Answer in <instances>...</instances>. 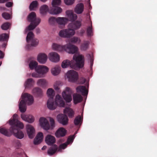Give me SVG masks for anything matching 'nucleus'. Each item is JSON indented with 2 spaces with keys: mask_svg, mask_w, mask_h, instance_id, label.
I'll return each instance as SVG.
<instances>
[{
  "mask_svg": "<svg viewBox=\"0 0 157 157\" xmlns=\"http://www.w3.org/2000/svg\"><path fill=\"white\" fill-rule=\"evenodd\" d=\"M74 60L70 61L66 59L63 60L62 62L61 66L63 68H66L69 66L71 68H74L77 67L79 68L82 67L84 65V57L82 55L76 56L75 55L73 56Z\"/></svg>",
  "mask_w": 157,
  "mask_h": 157,
  "instance_id": "1",
  "label": "nucleus"
},
{
  "mask_svg": "<svg viewBox=\"0 0 157 157\" xmlns=\"http://www.w3.org/2000/svg\"><path fill=\"white\" fill-rule=\"evenodd\" d=\"M22 99L19 104V109L22 113H24L26 110V103L28 105H31L33 103L34 99L33 96L27 93H25L21 95Z\"/></svg>",
  "mask_w": 157,
  "mask_h": 157,
  "instance_id": "2",
  "label": "nucleus"
},
{
  "mask_svg": "<svg viewBox=\"0 0 157 157\" xmlns=\"http://www.w3.org/2000/svg\"><path fill=\"white\" fill-rule=\"evenodd\" d=\"M21 129L19 127L17 128H10L9 131L4 128H2L0 129V132L2 134L7 136H10L12 133L17 138L21 139L24 137V134L23 132L19 129Z\"/></svg>",
  "mask_w": 157,
  "mask_h": 157,
  "instance_id": "3",
  "label": "nucleus"
},
{
  "mask_svg": "<svg viewBox=\"0 0 157 157\" xmlns=\"http://www.w3.org/2000/svg\"><path fill=\"white\" fill-rule=\"evenodd\" d=\"M52 46L53 49L55 50L61 51L64 50L69 53L74 54L78 51V48L76 46L72 45L70 43L63 46L54 43Z\"/></svg>",
  "mask_w": 157,
  "mask_h": 157,
  "instance_id": "4",
  "label": "nucleus"
},
{
  "mask_svg": "<svg viewBox=\"0 0 157 157\" xmlns=\"http://www.w3.org/2000/svg\"><path fill=\"white\" fill-rule=\"evenodd\" d=\"M61 3V0H53L52 7L50 9L49 13L52 14H57L61 13L62 9L56 6L59 5Z\"/></svg>",
  "mask_w": 157,
  "mask_h": 157,
  "instance_id": "5",
  "label": "nucleus"
},
{
  "mask_svg": "<svg viewBox=\"0 0 157 157\" xmlns=\"http://www.w3.org/2000/svg\"><path fill=\"white\" fill-rule=\"evenodd\" d=\"M75 33V30L71 28L67 29L61 30L59 31V34L61 37L69 38L74 35Z\"/></svg>",
  "mask_w": 157,
  "mask_h": 157,
  "instance_id": "6",
  "label": "nucleus"
},
{
  "mask_svg": "<svg viewBox=\"0 0 157 157\" xmlns=\"http://www.w3.org/2000/svg\"><path fill=\"white\" fill-rule=\"evenodd\" d=\"M67 78L69 81L75 82L78 79V75L77 72L73 70L68 71L66 74Z\"/></svg>",
  "mask_w": 157,
  "mask_h": 157,
  "instance_id": "7",
  "label": "nucleus"
},
{
  "mask_svg": "<svg viewBox=\"0 0 157 157\" xmlns=\"http://www.w3.org/2000/svg\"><path fill=\"white\" fill-rule=\"evenodd\" d=\"M72 93V90L68 87H67L65 90L62 93V96L66 102L69 103L71 101Z\"/></svg>",
  "mask_w": 157,
  "mask_h": 157,
  "instance_id": "8",
  "label": "nucleus"
},
{
  "mask_svg": "<svg viewBox=\"0 0 157 157\" xmlns=\"http://www.w3.org/2000/svg\"><path fill=\"white\" fill-rule=\"evenodd\" d=\"M17 115L15 114L13 116V119L9 121V123L11 126L10 128L14 127L17 128V127H19L21 128H23L24 127L23 124L18 121L17 119Z\"/></svg>",
  "mask_w": 157,
  "mask_h": 157,
  "instance_id": "9",
  "label": "nucleus"
},
{
  "mask_svg": "<svg viewBox=\"0 0 157 157\" xmlns=\"http://www.w3.org/2000/svg\"><path fill=\"white\" fill-rule=\"evenodd\" d=\"M34 34L33 32L30 31L28 33L26 36V41L28 43L31 42V45L33 46H36L38 43V40L34 38Z\"/></svg>",
  "mask_w": 157,
  "mask_h": 157,
  "instance_id": "10",
  "label": "nucleus"
},
{
  "mask_svg": "<svg viewBox=\"0 0 157 157\" xmlns=\"http://www.w3.org/2000/svg\"><path fill=\"white\" fill-rule=\"evenodd\" d=\"M57 118L58 121L59 123L63 125H66L67 124L68 122V119L66 115L60 114L57 115Z\"/></svg>",
  "mask_w": 157,
  "mask_h": 157,
  "instance_id": "11",
  "label": "nucleus"
},
{
  "mask_svg": "<svg viewBox=\"0 0 157 157\" xmlns=\"http://www.w3.org/2000/svg\"><path fill=\"white\" fill-rule=\"evenodd\" d=\"M28 21L31 23L39 24L40 19L39 18H37L36 13L34 12H31L28 17Z\"/></svg>",
  "mask_w": 157,
  "mask_h": 157,
  "instance_id": "12",
  "label": "nucleus"
},
{
  "mask_svg": "<svg viewBox=\"0 0 157 157\" xmlns=\"http://www.w3.org/2000/svg\"><path fill=\"white\" fill-rule=\"evenodd\" d=\"M41 126L45 130H48L50 128L49 123L48 120L45 118L41 117L39 120Z\"/></svg>",
  "mask_w": 157,
  "mask_h": 157,
  "instance_id": "13",
  "label": "nucleus"
},
{
  "mask_svg": "<svg viewBox=\"0 0 157 157\" xmlns=\"http://www.w3.org/2000/svg\"><path fill=\"white\" fill-rule=\"evenodd\" d=\"M49 59L52 62H57L59 60L60 57L57 53L53 52L49 54Z\"/></svg>",
  "mask_w": 157,
  "mask_h": 157,
  "instance_id": "14",
  "label": "nucleus"
},
{
  "mask_svg": "<svg viewBox=\"0 0 157 157\" xmlns=\"http://www.w3.org/2000/svg\"><path fill=\"white\" fill-rule=\"evenodd\" d=\"M36 71L41 75H43L48 71V68L44 65H39L37 68L36 69Z\"/></svg>",
  "mask_w": 157,
  "mask_h": 157,
  "instance_id": "15",
  "label": "nucleus"
},
{
  "mask_svg": "<svg viewBox=\"0 0 157 157\" xmlns=\"http://www.w3.org/2000/svg\"><path fill=\"white\" fill-rule=\"evenodd\" d=\"M66 13L68 18V20H69V21L73 22L77 19V15L71 11H67Z\"/></svg>",
  "mask_w": 157,
  "mask_h": 157,
  "instance_id": "16",
  "label": "nucleus"
},
{
  "mask_svg": "<svg viewBox=\"0 0 157 157\" xmlns=\"http://www.w3.org/2000/svg\"><path fill=\"white\" fill-rule=\"evenodd\" d=\"M55 101L56 106L58 105L59 107H64L65 102L61 97L59 95L57 94L56 96Z\"/></svg>",
  "mask_w": 157,
  "mask_h": 157,
  "instance_id": "17",
  "label": "nucleus"
},
{
  "mask_svg": "<svg viewBox=\"0 0 157 157\" xmlns=\"http://www.w3.org/2000/svg\"><path fill=\"white\" fill-rule=\"evenodd\" d=\"M47 107L48 108L51 110H54L56 107L55 101H54V98H49L47 101Z\"/></svg>",
  "mask_w": 157,
  "mask_h": 157,
  "instance_id": "18",
  "label": "nucleus"
},
{
  "mask_svg": "<svg viewBox=\"0 0 157 157\" xmlns=\"http://www.w3.org/2000/svg\"><path fill=\"white\" fill-rule=\"evenodd\" d=\"M21 117L23 120L29 123H33L34 120V117L31 115L22 114L21 115Z\"/></svg>",
  "mask_w": 157,
  "mask_h": 157,
  "instance_id": "19",
  "label": "nucleus"
},
{
  "mask_svg": "<svg viewBox=\"0 0 157 157\" xmlns=\"http://www.w3.org/2000/svg\"><path fill=\"white\" fill-rule=\"evenodd\" d=\"M27 131L29 137L32 139L34 136L35 130L33 127L30 125H28L26 126Z\"/></svg>",
  "mask_w": 157,
  "mask_h": 157,
  "instance_id": "20",
  "label": "nucleus"
},
{
  "mask_svg": "<svg viewBox=\"0 0 157 157\" xmlns=\"http://www.w3.org/2000/svg\"><path fill=\"white\" fill-rule=\"evenodd\" d=\"M43 133L41 132H39L34 139V144L37 145L40 143L43 140Z\"/></svg>",
  "mask_w": 157,
  "mask_h": 157,
  "instance_id": "21",
  "label": "nucleus"
},
{
  "mask_svg": "<svg viewBox=\"0 0 157 157\" xmlns=\"http://www.w3.org/2000/svg\"><path fill=\"white\" fill-rule=\"evenodd\" d=\"M81 26V22L80 21H76L69 24L70 28L72 29L77 30L79 29Z\"/></svg>",
  "mask_w": 157,
  "mask_h": 157,
  "instance_id": "22",
  "label": "nucleus"
},
{
  "mask_svg": "<svg viewBox=\"0 0 157 157\" xmlns=\"http://www.w3.org/2000/svg\"><path fill=\"white\" fill-rule=\"evenodd\" d=\"M77 92L78 93H80L82 95H87L88 94V91L86 89L85 86H79L76 88Z\"/></svg>",
  "mask_w": 157,
  "mask_h": 157,
  "instance_id": "23",
  "label": "nucleus"
},
{
  "mask_svg": "<svg viewBox=\"0 0 157 157\" xmlns=\"http://www.w3.org/2000/svg\"><path fill=\"white\" fill-rule=\"evenodd\" d=\"M48 59L47 56L44 53H40L38 55L37 57L38 61L40 63H45Z\"/></svg>",
  "mask_w": 157,
  "mask_h": 157,
  "instance_id": "24",
  "label": "nucleus"
},
{
  "mask_svg": "<svg viewBox=\"0 0 157 157\" xmlns=\"http://www.w3.org/2000/svg\"><path fill=\"white\" fill-rule=\"evenodd\" d=\"M67 132L66 130L63 127L59 128L55 133L56 136L57 137L64 136Z\"/></svg>",
  "mask_w": 157,
  "mask_h": 157,
  "instance_id": "25",
  "label": "nucleus"
},
{
  "mask_svg": "<svg viewBox=\"0 0 157 157\" xmlns=\"http://www.w3.org/2000/svg\"><path fill=\"white\" fill-rule=\"evenodd\" d=\"M45 141L48 145H51L55 143V138L50 135H48L45 138Z\"/></svg>",
  "mask_w": 157,
  "mask_h": 157,
  "instance_id": "26",
  "label": "nucleus"
},
{
  "mask_svg": "<svg viewBox=\"0 0 157 157\" xmlns=\"http://www.w3.org/2000/svg\"><path fill=\"white\" fill-rule=\"evenodd\" d=\"M84 9V5L82 3L78 4L75 8V11L77 14H80L82 13Z\"/></svg>",
  "mask_w": 157,
  "mask_h": 157,
  "instance_id": "27",
  "label": "nucleus"
},
{
  "mask_svg": "<svg viewBox=\"0 0 157 157\" xmlns=\"http://www.w3.org/2000/svg\"><path fill=\"white\" fill-rule=\"evenodd\" d=\"M68 21V18L64 17H57V23L59 25L65 26Z\"/></svg>",
  "mask_w": 157,
  "mask_h": 157,
  "instance_id": "28",
  "label": "nucleus"
},
{
  "mask_svg": "<svg viewBox=\"0 0 157 157\" xmlns=\"http://www.w3.org/2000/svg\"><path fill=\"white\" fill-rule=\"evenodd\" d=\"M82 99V97L79 94H75L73 95V100L75 104L80 102Z\"/></svg>",
  "mask_w": 157,
  "mask_h": 157,
  "instance_id": "29",
  "label": "nucleus"
},
{
  "mask_svg": "<svg viewBox=\"0 0 157 157\" xmlns=\"http://www.w3.org/2000/svg\"><path fill=\"white\" fill-rule=\"evenodd\" d=\"M33 93L37 97H41L43 96V92L39 87H35L32 90Z\"/></svg>",
  "mask_w": 157,
  "mask_h": 157,
  "instance_id": "30",
  "label": "nucleus"
},
{
  "mask_svg": "<svg viewBox=\"0 0 157 157\" xmlns=\"http://www.w3.org/2000/svg\"><path fill=\"white\" fill-rule=\"evenodd\" d=\"M64 113L68 114L70 118L73 117L74 115V112L69 108H66L64 110Z\"/></svg>",
  "mask_w": 157,
  "mask_h": 157,
  "instance_id": "31",
  "label": "nucleus"
},
{
  "mask_svg": "<svg viewBox=\"0 0 157 157\" xmlns=\"http://www.w3.org/2000/svg\"><path fill=\"white\" fill-rule=\"evenodd\" d=\"M58 149L57 146L54 145L51 147L48 151V154L50 155L54 154L57 151Z\"/></svg>",
  "mask_w": 157,
  "mask_h": 157,
  "instance_id": "32",
  "label": "nucleus"
},
{
  "mask_svg": "<svg viewBox=\"0 0 157 157\" xmlns=\"http://www.w3.org/2000/svg\"><path fill=\"white\" fill-rule=\"evenodd\" d=\"M48 6L46 5H44L41 6L40 8V12L41 14L44 15L49 10Z\"/></svg>",
  "mask_w": 157,
  "mask_h": 157,
  "instance_id": "33",
  "label": "nucleus"
},
{
  "mask_svg": "<svg viewBox=\"0 0 157 157\" xmlns=\"http://www.w3.org/2000/svg\"><path fill=\"white\" fill-rule=\"evenodd\" d=\"M60 67L58 66H56L52 69L51 71L53 75L56 76L59 74L60 72Z\"/></svg>",
  "mask_w": 157,
  "mask_h": 157,
  "instance_id": "34",
  "label": "nucleus"
},
{
  "mask_svg": "<svg viewBox=\"0 0 157 157\" xmlns=\"http://www.w3.org/2000/svg\"><path fill=\"white\" fill-rule=\"evenodd\" d=\"M34 81L32 78H29L25 82L24 85L25 88H30L33 86Z\"/></svg>",
  "mask_w": 157,
  "mask_h": 157,
  "instance_id": "35",
  "label": "nucleus"
},
{
  "mask_svg": "<svg viewBox=\"0 0 157 157\" xmlns=\"http://www.w3.org/2000/svg\"><path fill=\"white\" fill-rule=\"evenodd\" d=\"M89 44L90 42L89 41H84L81 45V49L83 51L86 50L89 48Z\"/></svg>",
  "mask_w": 157,
  "mask_h": 157,
  "instance_id": "36",
  "label": "nucleus"
},
{
  "mask_svg": "<svg viewBox=\"0 0 157 157\" xmlns=\"http://www.w3.org/2000/svg\"><path fill=\"white\" fill-rule=\"evenodd\" d=\"M37 65V62L35 61L31 60L29 63V66L31 70H33L35 69L36 70V69L38 67Z\"/></svg>",
  "mask_w": 157,
  "mask_h": 157,
  "instance_id": "37",
  "label": "nucleus"
},
{
  "mask_svg": "<svg viewBox=\"0 0 157 157\" xmlns=\"http://www.w3.org/2000/svg\"><path fill=\"white\" fill-rule=\"evenodd\" d=\"M47 94L49 98H54L55 96V91L52 89H48L47 92Z\"/></svg>",
  "mask_w": 157,
  "mask_h": 157,
  "instance_id": "38",
  "label": "nucleus"
},
{
  "mask_svg": "<svg viewBox=\"0 0 157 157\" xmlns=\"http://www.w3.org/2000/svg\"><path fill=\"white\" fill-rule=\"evenodd\" d=\"M39 24L38 23H31L26 28V31H30L34 29Z\"/></svg>",
  "mask_w": 157,
  "mask_h": 157,
  "instance_id": "39",
  "label": "nucleus"
},
{
  "mask_svg": "<svg viewBox=\"0 0 157 157\" xmlns=\"http://www.w3.org/2000/svg\"><path fill=\"white\" fill-rule=\"evenodd\" d=\"M93 29L92 28V22L90 21V25L88 26L87 28V33L88 36H91L93 34Z\"/></svg>",
  "mask_w": 157,
  "mask_h": 157,
  "instance_id": "40",
  "label": "nucleus"
},
{
  "mask_svg": "<svg viewBox=\"0 0 157 157\" xmlns=\"http://www.w3.org/2000/svg\"><path fill=\"white\" fill-rule=\"evenodd\" d=\"M37 84L38 85L42 87H44L47 86V83L45 79H40L37 81Z\"/></svg>",
  "mask_w": 157,
  "mask_h": 157,
  "instance_id": "41",
  "label": "nucleus"
},
{
  "mask_svg": "<svg viewBox=\"0 0 157 157\" xmlns=\"http://www.w3.org/2000/svg\"><path fill=\"white\" fill-rule=\"evenodd\" d=\"M9 36L6 33H2L0 35V41H6L7 42Z\"/></svg>",
  "mask_w": 157,
  "mask_h": 157,
  "instance_id": "42",
  "label": "nucleus"
},
{
  "mask_svg": "<svg viewBox=\"0 0 157 157\" xmlns=\"http://www.w3.org/2000/svg\"><path fill=\"white\" fill-rule=\"evenodd\" d=\"M81 117L79 115L75 117L74 121V123L75 125H80L81 124Z\"/></svg>",
  "mask_w": 157,
  "mask_h": 157,
  "instance_id": "43",
  "label": "nucleus"
},
{
  "mask_svg": "<svg viewBox=\"0 0 157 157\" xmlns=\"http://www.w3.org/2000/svg\"><path fill=\"white\" fill-rule=\"evenodd\" d=\"M81 41L80 38L76 36H74L70 40V42L73 44L78 43L79 44Z\"/></svg>",
  "mask_w": 157,
  "mask_h": 157,
  "instance_id": "44",
  "label": "nucleus"
},
{
  "mask_svg": "<svg viewBox=\"0 0 157 157\" xmlns=\"http://www.w3.org/2000/svg\"><path fill=\"white\" fill-rule=\"evenodd\" d=\"M38 6V3L36 1L32 2L30 4L29 7L30 9L33 10L34 8H36Z\"/></svg>",
  "mask_w": 157,
  "mask_h": 157,
  "instance_id": "45",
  "label": "nucleus"
},
{
  "mask_svg": "<svg viewBox=\"0 0 157 157\" xmlns=\"http://www.w3.org/2000/svg\"><path fill=\"white\" fill-rule=\"evenodd\" d=\"M49 22L51 24L54 25L57 22V17L56 18L54 17H51L49 19Z\"/></svg>",
  "mask_w": 157,
  "mask_h": 157,
  "instance_id": "46",
  "label": "nucleus"
},
{
  "mask_svg": "<svg viewBox=\"0 0 157 157\" xmlns=\"http://www.w3.org/2000/svg\"><path fill=\"white\" fill-rule=\"evenodd\" d=\"M10 24L8 22H6L3 24L1 26L2 29L4 30L8 29L10 26Z\"/></svg>",
  "mask_w": 157,
  "mask_h": 157,
  "instance_id": "47",
  "label": "nucleus"
},
{
  "mask_svg": "<svg viewBox=\"0 0 157 157\" xmlns=\"http://www.w3.org/2000/svg\"><path fill=\"white\" fill-rule=\"evenodd\" d=\"M75 137L74 135L70 136L67 139V144H68L70 143H72L73 142Z\"/></svg>",
  "mask_w": 157,
  "mask_h": 157,
  "instance_id": "48",
  "label": "nucleus"
},
{
  "mask_svg": "<svg viewBox=\"0 0 157 157\" xmlns=\"http://www.w3.org/2000/svg\"><path fill=\"white\" fill-rule=\"evenodd\" d=\"M2 17L5 19L8 20L10 19V16L9 14L7 13H4L2 14Z\"/></svg>",
  "mask_w": 157,
  "mask_h": 157,
  "instance_id": "49",
  "label": "nucleus"
},
{
  "mask_svg": "<svg viewBox=\"0 0 157 157\" xmlns=\"http://www.w3.org/2000/svg\"><path fill=\"white\" fill-rule=\"evenodd\" d=\"M75 0H64L65 3L67 5H71L73 4Z\"/></svg>",
  "mask_w": 157,
  "mask_h": 157,
  "instance_id": "50",
  "label": "nucleus"
},
{
  "mask_svg": "<svg viewBox=\"0 0 157 157\" xmlns=\"http://www.w3.org/2000/svg\"><path fill=\"white\" fill-rule=\"evenodd\" d=\"M67 145L68 144L67 143L62 144L59 146V149H64L67 147Z\"/></svg>",
  "mask_w": 157,
  "mask_h": 157,
  "instance_id": "51",
  "label": "nucleus"
},
{
  "mask_svg": "<svg viewBox=\"0 0 157 157\" xmlns=\"http://www.w3.org/2000/svg\"><path fill=\"white\" fill-rule=\"evenodd\" d=\"M50 120L51 123V129H53V128L55 127L54 120L52 118H51L50 119Z\"/></svg>",
  "mask_w": 157,
  "mask_h": 157,
  "instance_id": "52",
  "label": "nucleus"
},
{
  "mask_svg": "<svg viewBox=\"0 0 157 157\" xmlns=\"http://www.w3.org/2000/svg\"><path fill=\"white\" fill-rule=\"evenodd\" d=\"M32 75L33 77L35 78H39L41 77V75L37 72L33 73Z\"/></svg>",
  "mask_w": 157,
  "mask_h": 157,
  "instance_id": "53",
  "label": "nucleus"
},
{
  "mask_svg": "<svg viewBox=\"0 0 157 157\" xmlns=\"http://www.w3.org/2000/svg\"><path fill=\"white\" fill-rule=\"evenodd\" d=\"M13 3L10 2H8L6 3V7H10L12 6Z\"/></svg>",
  "mask_w": 157,
  "mask_h": 157,
  "instance_id": "54",
  "label": "nucleus"
},
{
  "mask_svg": "<svg viewBox=\"0 0 157 157\" xmlns=\"http://www.w3.org/2000/svg\"><path fill=\"white\" fill-rule=\"evenodd\" d=\"M4 56V53L0 50V59L3 58Z\"/></svg>",
  "mask_w": 157,
  "mask_h": 157,
  "instance_id": "55",
  "label": "nucleus"
},
{
  "mask_svg": "<svg viewBox=\"0 0 157 157\" xmlns=\"http://www.w3.org/2000/svg\"><path fill=\"white\" fill-rule=\"evenodd\" d=\"M54 86L55 89L57 91H58V90H59V86H57L56 85H55Z\"/></svg>",
  "mask_w": 157,
  "mask_h": 157,
  "instance_id": "56",
  "label": "nucleus"
},
{
  "mask_svg": "<svg viewBox=\"0 0 157 157\" xmlns=\"http://www.w3.org/2000/svg\"><path fill=\"white\" fill-rule=\"evenodd\" d=\"M85 31L84 30H82L79 33V35L80 36H82L83 34L85 33Z\"/></svg>",
  "mask_w": 157,
  "mask_h": 157,
  "instance_id": "57",
  "label": "nucleus"
},
{
  "mask_svg": "<svg viewBox=\"0 0 157 157\" xmlns=\"http://www.w3.org/2000/svg\"><path fill=\"white\" fill-rule=\"evenodd\" d=\"M6 45H7V44L6 43H3L2 45V48H5L6 46Z\"/></svg>",
  "mask_w": 157,
  "mask_h": 157,
  "instance_id": "58",
  "label": "nucleus"
},
{
  "mask_svg": "<svg viewBox=\"0 0 157 157\" xmlns=\"http://www.w3.org/2000/svg\"><path fill=\"white\" fill-rule=\"evenodd\" d=\"M36 32L37 34H39L40 33V29L39 28L36 29Z\"/></svg>",
  "mask_w": 157,
  "mask_h": 157,
  "instance_id": "59",
  "label": "nucleus"
},
{
  "mask_svg": "<svg viewBox=\"0 0 157 157\" xmlns=\"http://www.w3.org/2000/svg\"><path fill=\"white\" fill-rule=\"evenodd\" d=\"M90 62H91V65H90V67L91 68H92V67L93 66V60L92 59H91Z\"/></svg>",
  "mask_w": 157,
  "mask_h": 157,
  "instance_id": "60",
  "label": "nucleus"
},
{
  "mask_svg": "<svg viewBox=\"0 0 157 157\" xmlns=\"http://www.w3.org/2000/svg\"><path fill=\"white\" fill-rule=\"evenodd\" d=\"M47 148V147L46 146H44L42 148V150H45Z\"/></svg>",
  "mask_w": 157,
  "mask_h": 157,
  "instance_id": "61",
  "label": "nucleus"
},
{
  "mask_svg": "<svg viewBox=\"0 0 157 157\" xmlns=\"http://www.w3.org/2000/svg\"><path fill=\"white\" fill-rule=\"evenodd\" d=\"M42 2H46V1H47L48 0H40Z\"/></svg>",
  "mask_w": 157,
  "mask_h": 157,
  "instance_id": "62",
  "label": "nucleus"
},
{
  "mask_svg": "<svg viewBox=\"0 0 157 157\" xmlns=\"http://www.w3.org/2000/svg\"><path fill=\"white\" fill-rule=\"evenodd\" d=\"M2 64V62L0 61V66Z\"/></svg>",
  "mask_w": 157,
  "mask_h": 157,
  "instance_id": "63",
  "label": "nucleus"
}]
</instances>
